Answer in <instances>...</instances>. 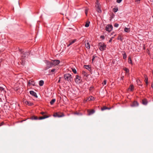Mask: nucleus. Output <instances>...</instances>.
I'll list each match as a JSON object with an SVG mask.
<instances>
[{
    "mask_svg": "<svg viewBox=\"0 0 153 153\" xmlns=\"http://www.w3.org/2000/svg\"><path fill=\"white\" fill-rule=\"evenodd\" d=\"M113 11L115 13L118 10V8L117 7L114 8L113 9Z\"/></svg>",
    "mask_w": 153,
    "mask_h": 153,
    "instance_id": "38",
    "label": "nucleus"
},
{
    "mask_svg": "<svg viewBox=\"0 0 153 153\" xmlns=\"http://www.w3.org/2000/svg\"><path fill=\"white\" fill-rule=\"evenodd\" d=\"M123 58L125 59L126 58V55L125 52H124V53L123 54Z\"/></svg>",
    "mask_w": 153,
    "mask_h": 153,
    "instance_id": "31",
    "label": "nucleus"
},
{
    "mask_svg": "<svg viewBox=\"0 0 153 153\" xmlns=\"http://www.w3.org/2000/svg\"><path fill=\"white\" fill-rule=\"evenodd\" d=\"M145 80V82H146V85H148V77H146V78L145 79V80Z\"/></svg>",
    "mask_w": 153,
    "mask_h": 153,
    "instance_id": "34",
    "label": "nucleus"
},
{
    "mask_svg": "<svg viewBox=\"0 0 153 153\" xmlns=\"http://www.w3.org/2000/svg\"><path fill=\"white\" fill-rule=\"evenodd\" d=\"M20 87H17V84L15 85V87L14 88V90L15 91H17L19 90V88Z\"/></svg>",
    "mask_w": 153,
    "mask_h": 153,
    "instance_id": "20",
    "label": "nucleus"
},
{
    "mask_svg": "<svg viewBox=\"0 0 153 153\" xmlns=\"http://www.w3.org/2000/svg\"><path fill=\"white\" fill-rule=\"evenodd\" d=\"M23 91V88L22 87H20L18 91L19 93H21Z\"/></svg>",
    "mask_w": 153,
    "mask_h": 153,
    "instance_id": "36",
    "label": "nucleus"
},
{
    "mask_svg": "<svg viewBox=\"0 0 153 153\" xmlns=\"http://www.w3.org/2000/svg\"><path fill=\"white\" fill-rule=\"evenodd\" d=\"M44 83V82L43 80H41L39 82V85L40 86H42L43 85Z\"/></svg>",
    "mask_w": 153,
    "mask_h": 153,
    "instance_id": "21",
    "label": "nucleus"
},
{
    "mask_svg": "<svg viewBox=\"0 0 153 153\" xmlns=\"http://www.w3.org/2000/svg\"><path fill=\"white\" fill-rule=\"evenodd\" d=\"M76 41V39H74L70 41L69 42L70 43V45H72L74 43H75Z\"/></svg>",
    "mask_w": 153,
    "mask_h": 153,
    "instance_id": "19",
    "label": "nucleus"
},
{
    "mask_svg": "<svg viewBox=\"0 0 153 153\" xmlns=\"http://www.w3.org/2000/svg\"><path fill=\"white\" fill-rule=\"evenodd\" d=\"M152 17H153V16H152Z\"/></svg>",
    "mask_w": 153,
    "mask_h": 153,
    "instance_id": "57",
    "label": "nucleus"
},
{
    "mask_svg": "<svg viewBox=\"0 0 153 153\" xmlns=\"http://www.w3.org/2000/svg\"><path fill=\"white\" fill-rule=\"evenodd\" d=\"M49 117L48 116H47L46 115H44L42 117H40L39 118L37 117L33 116L31 117V119L32 120H41L42 119H44L48 118Z\"/></svg>",
    "mask_w": 153,
    "mask_h": 153,
    "instance_id": "3",
    "label": "nucleus"
},
{
    "mask_svg": "<svg viewBox=\"0 0 153 153\" xmlns=\"http://www.w3.org/2000/svg\"><path fill=\"white\" fill-rule=\"evenodd\" d=\"M152 74L153 75V71H152Z\"/></svg>",
    "mask_w": 153,
    "mask_h": 153,
    "instance_id": "56",
    "label": "nucleus"
},
{
    "mask_svg": "<svg viewBox=\"0 0 153 153\" xmlns=\"http://www.w3.org/2000/svg\"><path fill=\"white\" fill-rule=\"evenodd\" d=\"M113 37L111 38L109 40V42H112Z\"/></svg>",
    "mask_w": 153,
    "mask_h": 153,
    "instance_id": "47",
    "label": "nucleus"
},
{
    "mask_svg": "<svg viewBox=\"0 0 153 153\" xmlns=\"http://www.w3.org/2000/svg\"><path fill=\"white\" fill-rule=\"evenodd\" d=\"M151 87L152 88H153V82L152 83Z\"/></svg>",
    "mask_w": 153,
    "mask_h": 153,
    "instance_id": "49",
    "label": "nucleus"
},
{
    "mask_svg": "<svg viewBox=\"0 0 153 153\" xmlns=\"http://www.w3.org/2000/svg\"><path fill=\"white\" fill-rule=\"evenodd\" d=\"M110 109V108H108V107H106V106H104L101 108V110L104 111V110H106V109L109 110Z\"/></svg>",
    "mask_w": 153,
    "mask_h": 153,
    "instance_id": "22",
    "label": "nucleus"
},
{
    "mask_svg": "<svg viewBox=\"0 0 153 153\" xmlns=\"http://www.w3.org/2000/svg\"><path fill=\"white\" fill-rule=\"evenodd\" d=\"M98 6H100V3H99L98 0H97L96 7H97Z\"/></svg>",
    "mask_w": 153,
    "mask_h": 153,
    "instance_id": "30",
    "label": "nucleus"
},
{
    "mask_svg": "<svg viewBox=\"0 0 153 153\" xmlns=\"http://www.w3.org/2000/svg\"><path fill=\"white\" fill-rule=\"evenodd\" d=\"M75 114H77V115H78V114H79V113H75Z\"/></svg>",
    "mask_w": 153,
    "mask_h": 153,
    "instance_id": "54",
    "label": "nucleus"
},
{
    "mask_svg": "<svg viewBox=\"0 0 153 153\" xmlns=\"http://www.w3.org/2000/svg\"><path fill=\"white\" fill-rule=\"evenodd\" d=\"M85 46L88 49H89L90 48V46L89 42L87 41L85 44Z\"/></svg>",
    "mask_w": 153,
    "mask_h": 153,
    "instance_id": "14",
    "label": "nucleus"
},
{
    "mask_svg": "<svg viewBox=\"0 0 153 153\" xmlns=\"http://www.w3.org/2000/svg\"><path fill=\"white\" fill-rule=\"evenodd\" d=\"M45 62L47 65V69L51 68L53 66L52 61L50 62L48 60H45Z\"/></svg>",
    "mask_w": 153,
    "mask_h": 153,
    "instance_id": "4",
    "label": "nucleus"
},
{
    "mask_svg": "<svg viewBox=\"0 0 153 153\" xmlns=\"http://www.w3.org/2000/svg\"><path fill=\"white\" fill-rule=\"evenodd\" d=\"M114 27H117L119 26V24L117 23H115L114 25Z\"/></svg>",
    "mask_w": 153,
    "mask_h": 153,
    "instance_id": "42",
    "label": "nucleus"
},
{
    "mask_svg": "<svg viewBox=\"0 0 153 153\" xmlns=\"http://www.w3.org/2000/svg\"><path fill=\"white\" fill-rule=\"evenodd\" d=\"M80 77L78 75H76L75 79V82L76 83H78L80 80Z\"/></svg>",
    "mask_w": 153,
    "mask_h": 153,
    "instance_id": "18",
    "label": "nucleus"
},
{
    "mask_svg": "<svg viewBox=\"0 0 153 153\" xmlns=\"http://www.w3.org/2000/svg\"><path fill=\"white\" fill-rule=\"evenodd\" d=\"M30 94H31L32 95L35 97H38L36 93L34 92V91H30Z\"/></svg>",
    "mask_w": 153,
    "mask_h": 153,
    "instance_id": "13",
    "label": "nucleus"
},
{
    "mask_svg": "<svg viewBox=\"0 0 153 153\" xmlns=\"http://www.w3.org/2000/svg\"><path fill=\"white\" fill-rule=\"evenodd\" d=\"M53 64V66L57 65H58L60 63V61L58 60H54L52 61Z\"/></svg>",
    "mask_w": 153,
    "mask_h": 153,
    "instance_id": "9",
    "label": "nucleus"
},
{
    "mask_svg": "<svg viewBox=\"0 0 153 153\" xmlns=\"http://www.w3.org/2000/svg\"><path fill=\"white\" fill-rule=\"evenodd\" d=\"M21 64L22 65H24L25 64V61L23 60H22Z\"/></svg>",
    "mask_w": 153,
    "mask_h": 153,
    "instance_id": "43",
    "label": "nucleus"
},
{
    "mask_svg": "<svg viewBox=\"0 0 153 153\" xmlns=\"http://www.w3.org/2000/svg\"><path fill=\"white\" fill-rule=\"evenodd\" d=\"M6 93L4 89L2 87H0V94H4Z\"/></svg>",
    "mask_w": 153,
    "mask_h": 153,
    "instance_id": "11",
    "label": "nucleus"
},
{
    "mask_svg": "<svg viewBox=\"0 0 153 153\" xmlns=\"http://www.w3.org/2000/svg\"><path fill=\"white\" fill-rule=\"evenodd\" d=\"M124 30L125 32H127V33L129 32L130 31L129 28H127V27H125L124 28Z\"/></svg>",
    "mask_w": 153,
    "mask_h": 153,
    "instance_id": "23",
    "label": "nucleus"
},
{
    "mask_svg": "<svg viewBox=\"0 0 153 153\" xmlns=\"http://www.w3.org/2000/svg\"><path fill=\"white\" fill-rule=\"evenodd\" d=\"M136 82H137V84L138 85H141L140 84L141 83V82L140 79H137L136 81Z\"/></svg>",
    "mask_w": 153,
    "mask_h": 153,
    "instance_id": "26",
    "label": "nucleus"
},
{
    "mask_svg": "<svg viewBox=\"0 0 153 153\" xmlns=\"http://www.w3.org/2000/svg\"><path fill=\"white\" fill-rule=\"evenodd\" d=\"M100 38L101 39H105V37L103 35H102L100 36Z\"/></svg>",
    "mask_w": 153,
    "mask_h": 153,
    "instance_id": "45",
    "label": "nucleus"
},
{
    "mask_svg": "<svg viewBox=\"0 0 153 153\" xmlns=\"http://www.w3.org/2000/svg\"><path fill=\"white\" fill-rule=\"evenodd\" d=\"M112 28L113 26L111 25H108L106 27L105 30L106 31L110 32L112 30Z\"/></svg>",
    "mask_w": 153,
    "mask_h": 153,
    "instance_id": "7",
    "label": "nucleus"
},
{
    "mask_svg": "<svg viewBox=\"0 0 153 153\" xmlns=\"http://www.w3.org/2000/svg\"><path fill=\"white\" fill-rule=\"evenodd\" d=\"M23 102L25 103L27 105H33V103H31L30 101H26V100H24Z\"/></svg>",
    "mask_w": 153,
    "mask_h": 153,
    "instance_id": "15",
    "label": "nucleus"
},
{
    "mask_svg": "<svg viewBox=\"0 0 153 153\" xmlns=\"http://www.w3.org/2000/svg\"><path fill=\"white\" fill-rule=\"evenodd\" d=\"M99 48L101 51H103L105 50L106 47L105 45L103 42H100L98 45Z\"/></svg>",
    "mask_w": 153,
    "mask_h": 153,
    "instance_id": "2",
    "label": "nucleus"
},
{
    "mask_svg": "<svg viewBox=\"0 0 153 153\" xmlns=\"http://www.w3.org/2000/svg\"><path fill=\"white\" fill-rule=\"evenodd\" d=\"M53 116L55 117H64L65 116V115L62 113L58 112L55 113L53 114Z\"/></svg>",
    "mask_w": 153,
    "mask_h": 153,
    "instance_id": "5",
    "label": "nucleus"
},
{
    "mask_svg": "<svg viewBox=\"0 0 153 153\" xmlns=\"http://www.w3.org/2000/svg\"><path fill=\"white\" fill-rule=\"evenodd\" d=\"M60 80H59V81H58V82H60Z\"/></svg>",
    "mask_w": 153,
    "mask_h": 153,
    "instance_id": "55",
    "label": "nucleus"
},
{
    "mask_svg": "<svg viewBox=\"0 0 153 153\" xmlns=\"http://www.w3.org/2000/svg\"><path fill=\"white\" fill-rule=\"evenodd\" d=\"M142 103L144 105H146L148 103L147 100L146 99H143L142 101Z\"/></svg>",
    "mask_w": 153,
    "mask_h": 153,
    "instance_id": "16",
    "label": "nucleus"
},
{
    "mask_svg": "<svg viewBox=\"0 0 153 153\" xmlns=\"http://www.w3.org/2000/svg\"><path fill=\"white\" fill-rule=\"evenodd\" d=\"M3 123H4L3 122H2L1 123V124H0V126L2 125L3 124Z\"/></svg>",
    "mask_w": 153,
    "mask_h": 153,
    "instance_id": "50",
    "label": "nucleus"
},
{
    "mask_svg": "<svg viewBox=\"0 0 153 153\" xmlns=\"http://www.w3.org/2000/svg\"><path fill=\"white\" fill-rule=\"evenodd\" d=\"M89 9L88 8H86L85 10V13L86 15H87L88 11Z\"/></svg>",
    "mask_w": 153,
    "mask_h": 153,
    "instance_id": "33",
    "label": "nucleus"
},
{
    "mask_svg": "<svg viewBox=\"0 0 153 153\" xmlns=\"http://www.w3.org/2000/svg\"><path fill=\"white\" fill-rule=\"evenodd\" d=\"M73 75V74H72V75L69 73H67L64 75V77L65 80L68 81L69 82H71L73 80V78L72 75Z\"/></svg>",
    "mask_w": 153,
    "mask_h": 153,
    "instance_id": "1",
    "label": "nucleus"
},
{
    "mask_svg": "<svg viewBox=\"0 0 153 153\" xmlns=\"http://www.w3.org/2000/svg\"><path fill=\"white\" fill-rule=\"evenodd\" d=\"M124 70L126 71V73H128L129 71V70L127 68H124Z\"/></svg>",
    "mask_w": 153,
    "mask_h": 153,
    "instance_id": "39",
    "label": "nucleus"
},
{
    "mask_svg": "<svg viewBox=\"0 0 153 153\" xmlns=\"http://www.w3.org/2000/svg\"><path fill=\"white\" fill-rule=\"evenodd\" d=\"M117 39L118 40H120L122 41L123 39L122 38L121 36L120 35H119L118 36Z\"/></svg>",
    "mask_w": 153,
    "mask_h": 153,
    "instance_id": "29",
    "label": "nucleus"
},
{
    "mask_svg": "<svg viewBox=\"0 0 153 153\" xmlns=\"http://www.w3.org/2000/svg\"><path fill=\"white\" fill-rule=\"evenodd\" d=\"M23 91V88L22 87H20L18 91L19 93H21Z\"/></svg>",
    "mask_w": 153,
    "mask_h": 153,
    "instance_id": "35",
    "label": "nucleus"
},
{
    "mask_svg": "<svg viewBox=\"0 0 153 153\" xmlns=\"http://www.w3.org/2000/svg\"><path fill=\"white\" fill-rule=\"evenodd\" d=\"M122 1V0H117V2L118 3H120Z\"/></svg>",
    "mask_w": 153,
    "mask_h": 153,
    "instance_id": "44",
    "label": "nucleus"
},
{
    "mask_svg": "<svg viewBox=\"0 0 153 153\" xmlns=\"http://www.w3.org/2000/svg\"><path fill=\"white\" fill-rule=\"evenodd\" d=\"M106 80L105 79L103 81V82H102V84L103 85H105L106 84Z\"/></svg>",
    "mask_w": 153,
    "mask_h": 153,
    "instance_id": "41",
    "label": "nucleus"
},
{
    "mask_svg": "<svg viewBox=\"0 0 153 153\" xmlns=\"http://www.w3.org/2000/svg\"><path fill=\"white\" fill-rule=\"evenodd\" d=\"M55 101L56 100L55 99H52L50 102L51 104V105H53L55 102Z\"/></svg>",
    "mask_w": 153,
    "mask_h": 153,
    "instance_id": "25",
    "label": "nucleus"
},
{
    "mask_svg": "<svg viewBox=\"0 0 153 153\" xmlns=\"http://www.w3.org/2000/svg\"><path fill=\"white\" fill-rule=\"evenodd\" d=\"M88 115H91L95 113V111L94 109H92L91 110H88Z\"/></svg>",
    "mask_w": 153,
    "mask_h": 153,
    "instance_id": "12",
    "label": "nucleus"
},
{
    "mask_svg": "<svg viewBox=\"0 0 153 153\" xmlns=\"http://www.w3.org/2000/svg\"><path fill=\"white\" fill-rule=\"evenodd\" d=\"M72 71L74 74H76L77 72H76V70L75 69L73 68L72 69Z\"/></svg>",
    "mask_w": 153,
    "mask_h": 153,
    "instance_id": "40",
    "label": "nucleus"
},
{
    "mask_svg": "<svg viewBox=\"0 0 153 153\" xmlns=\"http://www.w3.org/2000/svg\"><path fill=\"white\" fill-rule=\"evenodd\" d=\"M41 114H42V115H43V114H45V112H42L41 113Z\"/></svg>",
    "mask_w": 153,
    "mask_h": 153,
    "instance_id": "51",
    "label": "nucleus"
},
{
    "mask_svg": "<svg viewBox=\"0 0 153 153\" xmlns=\"http://www.w3.org/2000/svg\"><path fill=\"white\" fill-rule=\"evenodd\" d=\"M89 24H90V22H87L85 24V26L86 27H88L89 26Z\"/></svg>",
    "mask_w": 153,
    "mask_h": 153,
    "instance_id": "27",
    "label": "nucleus"
},
{
    "mask_svg": "<svg viewBox=\"0 0 153 153\" xmlns=\"http://www.w3.org/2000/svg\"><path fill=\"white\" fill-rule=\"evenodd\" d=\"M31 85L33 86L35 85V83L32 79L30 80L28 83V86H30Z\"/></svg>",
    "mask_w": 153,
    "mask_h": 153,
    "instance_id": "8",
    "label": "nucleus"
},
{
    "mask_svg": "<svg viewBox=\"0 0 153 153\" xmlns=\"http://www.w3.org/2000/svg\"><path fill=\"white\" fill-rule=\"evenodd\" d=\"M96 7V10L99 13H100L102 12L101 10V9L100 6H97Z\"/></svg>",
    "mask_w": 153,
    "mask_h": 153,
    "instance_id": "17",
    "label": "nucleus"
},
{
    "mask_svg": "<svg viewBox=\"0 0 153 153\" xmlns=\"http://www.w3.org/2000/svg\"><path fill=\"white\" fill-rule=\"evenodd\" d=\"M56 70V69H52L51 70V72H55V71Z\"/></svg>",
    "mask_w": 153,
    "mask_h": 153,
    "instance_id": "46",
    "label": "nucleus"
},
{
    "mask_svg": "<svg viewBox=\"0 0 153 153\" xmlns=\"http://www.w3.org/2000/svg\"><path fill=\"white\" fill-rule=\"evenodd\" d=\"M128 62L129 63L132 64V61L131 59V57H128Z\"/></svg>",
    "mask_w": 153,
    "mask_h": 153,
    "instance_id": "32",
    "label": "nucleus"
},
{
    "mask_svg": "<svg viewBox=\"0 0 153 153\" xmlns=\"http://www.w3.org/2000/svg\"><path fill=\"white\" fill-rule=\"evenodd\" d=\"M71 45H70V43H69V44L67 45V47H68Z\"/></svg>",
    "mask_w": 153,
    "mask_h": 153,
    "instance_id": "52",
    "label": "nucleus"
},
{
    "mask_svg": "<svg viewBox=\"0 0 153 153\" xmlns=\"http://www.w3.org/2000/svg\"><path fill=\"white\" fill-rule=\"evenodd\" d=\"M144 76L145 79L146 78V77H147V76L146 75H144Z\"/></svg>",
    "mask_w": 153,
    "mask_h": 153,
    "instance_id": "48",
    "label": "nucleus"
},
{
    "mask_svg": "<svg viewBox=\"0 0 153 153\" xmlns=\"http://www.w3.org/2000/svg\"><path fill=\"white\" fill-rule=\"evenodd\" d=\"M29 54V52H23L21 53V56L24 59L26 57H27Z\"/></svg>",
    "mask_w": 153,
    "mask_h": 153,
    "instance_id": "6",
    "label": "nucleus"
},
{
    "mask_svg": "<svg viewBox=\"0 0 153 153\" xmlns=\"http://www.w3.org/2000/svg\"><path fill=\"white\" fill-rule=\"evenodd\" d=\"M94 99V97H92V96H90L87 99V100L90 101L93 100Z\"/></svg>",
    "mask_w": 153,
    "mask_h": 153,
    "instance_id": "24",
    "label": "nucleus"
},
{
    "mask_svg": "<svg viewBox=\"0 0 153 153\" xmlns=\"http://www.w3.org/2000/svg\"><path fill=\"white\" fill-rule=\"evenodd\" d=\"M94 58V56L93 57V59H92V60L93 61Z\"/></svg>",
    "mask_w": 153,
    "mask_h": 153,
    "instance_id": "53",
    "label": "nucleus"
},
{
    "mask_svg": "<svg viewBox=\"0 0 153 153\" xmlns=\"http://www.w3.org/2000/svg\"><path fill=\"white\" fill-rule=\"evenodd\" d=\"M134 88V87L133 85H131L130 86V89L131 91H133Z\"/></svg>",
    "mask_w": 153,
    "mask_h": 153,
    "instance_id": "37",
    "label": "nucleus"
},
{
    "mask_svg": "<svg viewBox=\"0 0 153 153\" xmlns=\"http://www.w3.org/2000/svg\"><path fill=\"white\" fill-rule=\"evenodd\" d=\"M139 105V103L137 101H134L132 102L131 106L132 107H135Z\"/></svg>",
    "mask_w": 153,
    "mask_h": 153,
    "instance_id": "10",
    "label": "nucleus"
},
{
    "mask_svg": "<svg viewBox=\"0 0 153 153\" xmlns=\"http://www.w3.org/2000/svg\"><path fill=\"white\" fill-rule=\"evenodd\" d=\"M84 67H85V68L88 70H89L90 69V67L88 65H84Z\"/></svg>",
    "mask_w": 153,
    "mask_h": 153,
    "instance_id": "28",
    "label": "nucleus"
}]
</instances>
